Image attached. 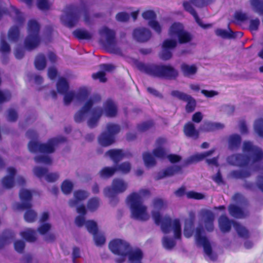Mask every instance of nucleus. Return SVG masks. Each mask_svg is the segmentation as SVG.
Here are the masks:
<instances>
[{
    "label": "nucleus",
    "mask_w": 263,
    "mask_h": 263,
    "mask_svg": "<svg viewBox=\"0 0 263 263\" xmlns=\"http://www.w3.org/2000/svg\"><path fill=\"white\" fill-rule=\"evenodd\" d=\"M109 250L114 254L119 256L116 258V263H123L126 257L128 255L129 263H142L143 253L141 250L137 249L131 251V247L128 243L120 239L111 240L108 245Z\"/></svg>",
    "instance_id": "obj_1"
},
{
    "label": "nucleus",
    "mask_w": 263,
    "mask_h": 263,
    "mask_svg": "<svg viewBox=\"0 0 263 263\" xmlns=\"http://www.w3.org/2000/svg\"><path fill=\"white\" fill-rule=\"evenodd\" d=\"M138 69L146 74L166 80H175L178 76V71L170 64H144L140 63Z\"/></svg>",
    "instance_id": "obj_2"
},
{
    "label": "nucleus",
    "mask_w": 263,
    "mask_h": 263,
    "mask_svg": "<svg viewBox=\"0 0 263 263\" xmlns=\"http://www.w3.org/2000/svg\"><path fill=\"white\" fill-rule=\"evenodd\" d=\"M40 25L35 20H30L27 24V35L24 41V47L32 50L37 47L41 42L40 35Z\"/></svg>",
    "instance_id": "obj_3"
},
{
    "label": "nucleus",
    "mask_w": 263,
    "mask_h": 263,
    "mask_svg": "<svg viewBox=\"0 0 263 263\" xmlns=\"http://www.w3.org/2000/svg\"><path fill=\"white\" fill-rule=\"evenodd\" d=\"M19 196L22 202L16 203V209L17 210L26 209L24 214L25 221L27 222H34L37 218V214L34 211L31 210L32 204L30 203L32 197L31 192L28 190L21 189L19 193Z\"/></svg>",
    "instance_id": "obj_4"
},
{
    "label": "nucleus",
    "mask_w": 263,
    "mask_h": 263,
    "mask_svg": "<svg viewBox=\"0 0 263 263\" xmlns=\"http://www.w3.org/2000/svg\"><path fill=\"white\" fill-rule=\"evenodd\" d=\"M66 141V138L63 137L50 138L46 143L30 141L28 144V148L29 151L32 153L51 154L55 151V146L59 143Z\"/></svg>",
    "instance_id": "obj_5"
},
{
    "label": "nucleus",
    "mask_w": 263,
    "mask_h": 263,
    "mask_svg": "<svg viewBox=\"0 0 263 263\" xmlns=\"http://www.w3.org/2000/svg\"><path fill=\"white\" fill-rule=\"evenodd\" d=\"M130 204V208L133 217L136 219L146 220L148 216L146 214V207L143 205L142 197L136 193H132L127 198Z\"/></svg>",
    "instance_id": "obj_6"
},
{
    "label": "nucleus",
    "mask_w": 263,
    "mask_h": 263,
    "mask_svg": "<svg viewBox=\"0 0 263 263\" xmlns=\"http://www.w3.org/2000/svg\"><path fill=\"white\" fill-rule=\"evenodd\" d=\"M120 131V126L116 124L108 123L106 132H103L98 138V142L103 146H108L115 141V136Z\"/></svg>",
    "instance_id": "obj_7"
},
{
    "label": "nucleus",
    "mask_w": 263,
    "mask_h": 263,
    "mask_svg": "<svg viewBox=\"0 0 263 263\" xmlns=\"http://www.w3.org/2000/svg\"><path fill=\"white\" fill-rule=\"evenodd\" d=\"M127 183L122 179L115 178L112 180L111 186H107L104 190V194L106 197L111 198V202L118 201L116 197L117 194L124 192L127 188Z\"/></svg>",
    "instance_id": "obj_8"
},
{
    "label": "nucleus",
    "mask_w": 263,
    "mask_h": 263,
    "mask_svg": "<svg viewBox=\"0 0 263 263\" xmlns=\"http://www.w3.org/2000/svg\"><path fill=\"white\" fill-rule=\"evenodd\" d=\"M65 15L61 18L64 24L69 28L74 27L78 21L80 9L74 5H69L65 8Z\"/></svg>",
    "instance_id": "obj_9"
},
{
    "label": "nucleus",
    "mask_w": 263,
    "mask_h": 263,
    "mask_svg": "<svg viewBox=\"0 0 263 263\" xmlns=\"http://www.w3.org/2000/svg\"><path fill=\"white\" fill-rule=\"evenodd\" d=\"M171 36L177 37L179 43L186 44L190 42L193 36L192 34L184 30L183 25L180 23H174L172 24L169 30Z\"/></svg>",
    "instance_id": "obj_10"
},
{
    "label": "nucleus",
    "mask_w": 263,
    "mask_h": 263,
    "mask_svg": "<svg viewBox=\"0 0 263 263\" xmlns=\"http://www.w3.org/2000/svg\"><path fill=\"white\" fill-rule=\"evenodd\" d=\"M69 84L64 78H60L57 83V89L58 92L62 95H64V103L65 105L69 104L72 101L76 98V93L72 91H68Z\"/></svg>",
    "instance_id": "obj_11"
},
{
    "label": "nucleus",
    "mask_w": 263,
    "mask_h": 263,
    "mask_svg": "<svg viewBox=\"0 0 263 263\" xmlns=\"http://www.w3.org/2000/svg\"><path fill=\"white\" fill-rule=\"evenodd\" d=\"M203 230L201 228H197L196 229L195 238L197 243L202 246L205 254L212 260H215L216 256L213 254L212 248L207 237L202 236Z\"/></svg>",
    "instance_id": "obj_12"
},
{
    "label": "nucleus",
    "mask_w": 263,
    "mask_h": 263,
    "mask_svg": "<svg viewBox=\"0 0 263 263\" xmlns=\"http://www.w3.org/2000/svg\"><path fill=\"white\" fill-rule=\"evenodd\" d=\"M101 97L99 95H95L93 98L88 99L83 107L75 114L74 121L80 123L84 119L86 115L91 110L93 104L101 101Z\"/></svg>",
    "instance_id": "obj_13"
},
{
    "label": "nucleus",
    "mask_w": 263,
    "mask_h": 263,
    "mask_svg": "<svg viewBox=\"0 0 263 263\" xmlns=\"http://www.w3.org/2000/svg\"><path fill=\"white\" fill-rule=\"evenodd\" d=\"M243 151L250 155L252 158V164L259 162L263 159V152L259 147L254 146L250 141H245L243 143Z\"/></svg>",
    "instance_id": "obj_14"
},
{
    "label": "nucleus",
    "mask_w": 263,
    "mask_h": 263,
    "mask_svg": "<svg viewBox=\"0 0 263 263\" xmlns=\"http://www.w3.org/2000/svg\"><path fill=\"white\" fill-rule=\"evenodd\" d=\"M153 218L157 225L161 224L162 231L164 234H168L172 228V220L168 216L162 218L159 211H153L152 213Z\"/></svg>",
    "instance_id": "obj_15"
},
{
    "label": "nucleus",
    "mask_w": 263,
    "mask_h": 263,
    "mask_svg": "<svg viewBox=\"0 0 263 263\" xmlns=\"http://www.w3.org/2000/svg\"><path fill=\"white\" fill-rule=\"evenodd\" d=\"M171 94L173 97L187 103L185 106V110L187 112L190 113L194 111L196 102L191 96L178 90H173Z\"/></svg>",
    "instance_id": "obj_16"
},
{
    "label": "nucleus",
    "mask_w": 263,
    "mask_h": 263,
    "mask_svg": "<svg viewBox=\"0 0 263 263\" xmlns=\"http://www.w3.org/2000/svg\"><path fill=\"white\" fill-rule=\"evenodd\" d=\"M177 42L175 40L167 39L164 40L162 44L160 58L163 60H168L173 56V50L177 47Z\"/></svg>",
    "instance_id": "obj_17"
},
{
    "label": "nucleus",
    "mask_w": 263,
    "mask_h": 263,
    "mask_svg": "<svg viewBox=\"0 0 263 263\" xmlns=\"http://www.w3.org/2000/svg\"><path fill=\"white\" fill-rule=\"evenodd\" d=\"M228 161L233 165L245 168L249 164L250 157L242 154H233L228 158Z\"/></svg>",
    "instance_id": "obj_18"
},
{
    "label": "nucleus",
    "mask_w": 263,
    "mask_h": 263,
    "mask_svg": "<svg viewBox=\"0 0 263 263\" xmlns=\"http://www.w3.org/2000/svg\"><path fill=\"white\" fill-rule=\"evenodd\" d=\"M101 36H105L107 47L113 49L116 45L115 32L106 26L102 27L99 31Z\"/></svg>",
    "instance_id": "obj_19"
},
{
    "label": "nucleus",
    "mask_w": 263,
    "mask_h": 263,
    "mask_svg": "<svg viewBox=\"0 0 263 263\" xmlns=\"http://www.w3.org/2000/svg\"><path fill=\"white\" fill-rule=\"evenodd\" d=\"M142 17L146 20H148V25L156 32L160 34L161 32V27L155 20L156 14L153 10H146L142 13Z\"/></svg>",
    "instance_id": "obj_20"
},
{
    "label": "nucleus",
    "mask_w": 263,
    "mask_h": 263,
    "mask_svg": "<svg viewBox=\"0 0 263 263\" xmlns=\"http://www.w3.org/2000/svg\"><path fill=\"white\" fill-rule=\"evenodd\" d=\"M133 36L137 42L144 43L151 39L152 33L149 29L145 28H138L134 30Z\"/></svg>",
    "instance_id": "obj_21"
},
{
    "label": "nucleus",
    "mask_w": 263,
    "mask_h": 263,
    "mask_svg": "<svg viewBox=\"0 0 263 263\" xmlns=\"http://www.w3.org/2000/svg\"><path fill=\"white\" fill-rule=\"evenodd\" d=\"M178 173H182V166L172 165L158 173L156 180H160L167 177H171Z\"/></svg>",
    "instance_id": "obj_22"
},
{
    "label": "nucleus",
    "mask_w": 263,
    "mask_h": 263,
    "mask_svg": "<svg viewBox=\"0 0 263 263\" xmlns=\"http://www.w3.org/2000/svg\"><path fill=\"white\" fill-rule=\"evenodd\" d=\"M201 217L203 220L205 229L208 232L214 230V215L209 210H204L201 212Z\"/></svg>",
    "instance_id": "obj_23"
},
{
    "label": "nucleus",
    "mask_w": 263,
    "mask_h": 263,
    "mask_svg": "<svg viewBox=\"0 0 263 263\" xmlns=\"http://www.w3.org/2000/svg\"><path fill=\"white\" fill-rule=\"evenodd\" d=\"M184 9L189 12L194 18L196 22L203 29H206L212 27V24H203L201 20L199 18L197 13L189 2H184L183 3Z\"/></svg>",
    "instance_id": "obj_24"
},
{
    "label": "nucleus",
    "mask_w": 263,
    "mask_h": 263,
    "mask_svg": "<svg viewBox=\"0 0 263 263\" xmlns=\"http://www.w3.org/2000/svg\"><path fill=\"white\" fill-rule=\"evenodd\" d=\"M88 193L83 190H77L73 193L74 199H71L69 201L70 207L77 206L81 202L86 199L88 196Z\"/></svg>",
    "instance_id": "obj_25"
},
{
    "label": "nucleus",
    "mask_w": 263,
    "mask_h": 263,
    "mask_svg": "<svg viewBox=\"0 0 263 263\" xmlns=\"http://www.w3.org/2000/svg\"><path fill=\"white\" fill-rule=\"evenodd\" d=\"M228 211L231 216L237 219L243 218L249 215L248 212H245L241 208L234 204L229 205Z\"/></svg>",
    "instance_id": "obj_26"
},
{
    "label": "nucleus",
    "mask_w": 263,
    "mask_h": 263,
    "mask_svg": "<svg viewBox=\"0 0 263 263\" xmlns=\"http://www.w3.org/2000/svg\"><path fill=\"white\" fill-rule=\"evenodd\" d=\"M103 108L106 115L109 117H114L117 114V107L114 101L108 98L103 104Z\"/></svg>",
    "instance_id": "obj_27"
},
{
    "label": "nucleus",
    "mask_w": 263,
    "mask_h": 263,
    "mask_svg": "<svg viewBox=\"0 0 263 263\" xmlns=\"http://www.w3.org/2000/svg\"><path fill=\"white\" fill-rule=\"evenodd\" d=\"M214 149H211L208 152H205L200 154H196L191 156V157H190L189 158L184 160L183 165L186 166L194 162L201 161L204 158H206V157L211 155L214 153Z\"/></svg>",
    "instance_id": "obj_28"
},
{
    "label": "nucleus",
    "mask_w": 263,
    "mask_h": 263,
    "mask_svg": "<svg viewBox=\"0 0 263 263\" xmlns=\"http://www.w3.org/2000/svg\"><path fill=\"white\" fill-rule=\"evenodd\" d=\"M102 114V109L99 107H96L91 110V117L88 121V125L90 128L95 127Z\"/></svg>",
    "instance_id": "obj_29"
},
{
    "label": "nucleus",
    "mask_w": 263,
    "mask_h": 263,
    "mask_svg": "<svg viewBox=\"0 0 263 263\" xmlns=\"http://www.w3.org/2000/svg\"><path fill=\"white\" fill-rule=\"evenodd\" d=\"M183 132L187 137L194 139H197L199 137V132L196 129L194 124L191 122H188L184 125Z\"/></svg>",
    "instance_id": "obj_30"
},
{
    "label": "nucleus",
    "mask_w": 263,
    "mask_h": 263,
    "mask_svg": "<svg viewBox=\"0 0 263 263\" xmlns=\"http://www.w3.org/2000/svg\"><path fill=\"white\" fill-rule=\"evenodd\" d=\"M234 221L230 220L227 216L221 215L218 220L219 227L223 233L228 232L231 230L232 224Z\"/></svg>",
    "instance_id": "obj_31"
},
{
    "label": "nucleus",
    "mask_w": 263,
    "mask_h": 263,
    "mask_svg": "<svg viewBox=\"0 0 263 263\" xmlns=\"http://www.w3.org/2000/svg\"><path fill=\"white\" fill-rule=\"evenodd\" d=\"M106 154L110 157L116 165L118 164L124 156L122 150L120 149H110L106 153Z\"/></svg>",
    "instance_id": "obj_32"
},
{
    "label": "nucleus",
    "mask_w": 263,
    "mask_h": 263,
    "mask_svg": "<svg viewBox=\"0 0 263 263\" xmlns=\"http://www.w3.org/2000/svg\"><path fill=\"white\" fill-rule=\"evenodd\" d=\"M15 238V234L10 230H5L3 232V235L0 236V249L3 248L5 245Z\"/></svg>",
    "instance_id": "obj_33"
},
{
    "label": "nucleus",
    "mask_w": 263,
    "mask_h": 263,
    "mask_svg": "<svg viewBox=\"0 0 263 263\" xmlns=\"http://www.w3.org/2000/svg\"><path fill=\"white\" fill-rule=\"evenodd\" d=\"M224 127L222 124L220 123H213L210 121L204 122L201 126V129L203 132H213L216 129H222Z\"/></svg>",
    "instance_id": "obj_34"
},
{
    "label": "nucleus",
    "mask_w": 263,
    "mask_h": 263,
    "mask_svg": "<svg viewBox=\"0 0 263 263\" xmlns=\"http://www.w3.org/2000/svg\"><path fill=\"white\" fill-rule=\"evenodd\" d=\"M72 34L79 40H89L92 38V34L84 29H77L73 31Z\"/></svg>",
    "instance_id": "obj_35"
},
{
    "label": "nucleus",
    "mask_w": 263,
    "mask_h": 263,
    "mask_svg": "<svg viewBox=\"0 0 263 263\" xmlns=\"http://www.w3.org/2000/svg\"><path fill=\"white\" fill-rule=\"evenodd\" d=\"M180 69L185 77L194 75L197 71V68L195 65H189L185 63L181 65Z\"/></svg>",
    "instance_id": "obj_36"
},
{
    "label": "nucleus",
    "mask_w": 263,
    "mask_h": 263,
    "mask_svg": "<svg viewBox=\"0 0 263 263\" xmlns=\"http://www.w3.org/2000/svg\"><path fill=\"white\" fill-rule=\"evenodd\" d=\"M241 142V137L238 134L232 135L229 138V147L231 149L238 148L240 146Z\"/></svg>",
    "instance_id": "obj_37"
},
{
    "label": "nucleus",
    "mask_w": 263,
    "mask_h": 263,
    "mask_svg": "<svg viewBox=\"0 0 263 263\" xmlns=\"http://www.w3.org/2000/svg\"><path fill=\"white\" fill-rule=\"evenodd\" d=\"M233 227L239 237L244 238L249 237V233L248 230L239 222H234Z\"/></svg>",
    "instance_id": "obj_38"
},
{
    "label": "nucleus",
    "mask_w": 263,
    "mask_h": 263,
    "mask_svg": "<svg viewBox=\"0 0 263 263\" xmlns=\"http://www.w3.org/2000/svg\"><path fill=\"white\" fill-rule=\"evenodd\" d=\"M34 66L39 70L44 69L46 66V59L43 53L39 54L35 58Z\"/></svg>",
    "instance_id": "obj_39"
},
{
    "label": "nucleus",
    "mask_w": 263,
    "mask_h": 263,
    "mask_svg": "<svg viewBox=\"0 0 263 263\" xmlns=\"http://www.w3.org/2000/svg\"><path fill=\"white\" fill-rule=\"evenodd\" d=\"M20 37V29L17 26L11 27L8 32V37L10 42H17Z\"/></svg>",
    "instance_id": "obj_40"
},
{
    "label": "nucleus",
    "mask_w": 263,
    "mask_h": 263,
    "mask_svg": "<svg viewBox=\"0 0 263 263\" xmlns=\"http://www.w3.org/2000/svg\"><path fill=\"white\" fill-rule=\"evenodd\" d=\"M20 235L23 239L28 242H33L36 240L35 231L31 229L22 231L20 233Z\"/></svg>",
    "instance_id": "obj_41"
},
{
    "label": "nucleus",
    "mask_w": 263,
    "mask_h": 263,
    "mask_svg": "<svg viewBox=\"0 0 263 263\" xmlns=\"http://www.w3.org/2000/svg\"><path fill=\"white\" fill-rule=\"evenodd\" d=\"M251 175L249 170H233L231 172L230 176L235 179H244Z\"/></svg>",
    "instance_id": "obj_42"
},
{
    "label": "nucleus",
    "mask_w": 263,
    "mask_h": 263,
    "mask_svg": "<svg viewBox=\"0 0 263 263\" xmlns=\"http://www.w3.org/2000/svg\"><path fill=\"white\" fill-rule=\"evenodd\" d=\"M117 172L115 166L104 167L99 172L100 176L103 178H108L112 177Z\"/></svg>",
    "instance_id": "obj_43"
},
{
    "label": "nucleus",
    "mask_w": 263,
    "mask_h": 263,
    "mask_svg": "<svg viewBox=\"0 0 263 263\" xmlns=\"http://www.w3.org/2000/svg\"><path fill=\"white\" fill-rule=\"evenodd\" d=\"M11 48L9 44L6 41L4 35H1L0 40V52L3 55L10 53Z\"/></svg>",
    "instance_id": "obj_44"
},
{
    "label": "nucleus",
    "mask_w": 263,
    "mask_h": 263,
    "mask_svg": "<svg viewBox=\"0 0 263 263\" xmlns=\"http://www.w3.org/2000/svg\"><path fill=\"white\" fill-rule=\"evenodd\" d=\"M173 229L175 239H180L181 237V226L180 221L175 219L173 222Z\"/></svg>",
    "instance_id": "obj_45"
},
{
    "label": "nucleus",
    "mask_w": 263,
    "mask_h": 263,
    "mask_svg": "<svg viewBox=\"0 0 263 263\" xmlns=\"http://www.w3.org/2000/svg\"><path fill=\"white\" fill-rule=\"evenodd\" d=\"M251 4L255 12L263 15V0H251Z\"/></svg>",
    "instance_id": "obj_46"
},
{
    "label": "nucleus",
    "mask_w": 263,
    "mask_h": 263,
    "mask_svg": "<svg viewBox=\"0 0 263 263\" xmlns=\"http://www.w3.org/2000/svg\"><path fill=\"white\" fill-rule=\"evenodd\" d=\"M100 205V199L93 197L89 199L87 202V208L91 212L96 211Z\"/></svg>",
    "instance_id": "obj_47"
},
{
    "label": "nucleus",
    "mask_w": 263,
    "mask_h": 263,
    "mask_svg": "<svg viewBox=\"0 0 263 263\" xmlns=\"http://www.w3.org/2000/svg\"><path fill=\"white\" fill-rule=\"evenodd\" d=\"M143 159L145 165L147 167L155 165L156 162L153 156L149 153H144L143 154Z\"/></svg>",
    "instance_id": "obj_48"
},
{
    "label": "nucleus",
    "mask_w": 263,
    "mask_h": 263,
    "mask_svg": "<svg viewBox=\"0 0 263 263\" xmlns=\"http://www.w3.org/2000/svg\"><path fill=\"white\" fill-rule=\"evenodd\" d=\"M254 128L255 132L258 135L263 138V119L260 118L256 120L255 122Z\"/></svg>",
    "instance_id": "obj_49"
},
{
    "label": "nucleus",
    "mask_w": 263,
    "mask_h": 263,
    "mask_svg": "<svg viewBox=\"0 0 263 263\" xmlns=\"http://www.w3.org/2000/svg\"><path fill=\"white\" fill-rule=\"evenodd\" d=\"M115 168L117 171H120L123 174L128 173L131 170V165L128 162H124L119 165H116Z\"/></svg>",
    "instance_id": "obj_50"
},
{
    "label": "nucleus",
    "mask_w": 263,
    "mask_h": 263,
    "mask_svg": "<svg viewBox=\"0 0 263 263\" xmlns=\"http://www.w3.org/2000/svg\"><path fill=\"white\" fill-rule=\"evenodd\" d=\"M88 92L85 88H80L76 93V99L79 102H83L86 100L88 97Z\"/></svg>",
    "instance_id": "obj_51"
},
{
    "label": "nucleus",
    "mask_w": 263,
    "mask_h": 263,
    "mask_svg": "<svg viewBox=\"0 0 263 263\" xmlns=\"http://www.w3.org/2000/svg\"><path fill=\"white\" fill-rule=\"evenodd\" d=\"M85 226L89 233L92 235L98 232L97 223L93 220H88L85 223Z\"/></svg>",
    "instance_id": "obj_52"
},
{
    "label": "nucleus",
    "mask_w": 263,
    "mask_h": 263,
    "mask_svg": "<svg viewBox=\"0 0 263 263\" xmlns=\"http://www.w3.org/2000/svg\"><path fill=\"white\" fill-rule=\"evenodd\" d=\"M216 34L218 36H221L223 38L225 39H231L235 37L234 32L230 30V32H229L225 30L221 29H217L215 31Z\"/></svg>",
    "instance_id": "obj_53"
},
{
    "label": "nucleus",
    "mask_w": 263,
    "mask_h": 263,
    "mask_svg": "<svg viewBox=\"0 0 263 263\" xmlns=\"http://www.w3.org/2000/svg\"><path fill=\"white\" fill-rule=\"evenodd\" d=\"M73 189V184L68 180H65L61 185V190L65 194H70Z\"/></svg>",
    "instance_id": "obj_54"
},
{
    "label": "nucleus",
    "mask_w": 263,
    "mask_h": 263,
    "mask_svg": "<svg viewBox=\"0 0 263 263\" xmlns=\"http://www.w3.org/2000/svg\"><path fill=\"white\" fill-rule=\"evenodd\" d=\"M2 183L4 187L8 189H11L14 185V179L6 176L2 179Z\"/></svg>",
    "instance_id": "obj_55"
},
{
    "label": "nucleus",
    "mask_w": 263,
    "mask_h": 263,
    "mask_svg": "<svg viewBox=\"0 0 263 263\" xmlns=\"http://www.w3.org/2000/svg\"><path fill=\"white\" fill-rule=\"evenodd\" d=\"M48 170L47 168L36 166L33 168V173L35 175L39 178H41L44 176H46Z\"/></svg>",
    "instance_id": "obj_56"
},
{
    "label": "nucleus",
    "mask_w": 263,
    "mask_h": 263,
    "mask_svg": "<svg viewBox=\"0 0 263 263\" xmlns=\"http://www.w3.org/2000/svg\"><path fill=\"white\" fill-rule=\"evenodd\" d=\"M162 244L163 247L166 249H172L176 245L175 241L168 237H164L162 239Z\"/></svg>",
    "instance_id": "obj_57"
},
{
    "label": "nucleus",
    "mask_w": 263,
    "mask_h": 263,
    "mask_svg": "<svg viewBox=\"0 0 263 263\" xmlns=\"http://www.w3.org/2000/svg\"><path fill=\"white\" fill-rule=\"evenodd\" d=\"M153 125L154 122L152 121H148L138 124L137 128L140 132H145L151 128Z\"/></svg>",
    "instance_id": "obj_58"
},
{
    "label": "nucleus",
    "mask_w": 263,
    "mask_h": 263,
    "mask_svg": "<svg viewBox=\"0 0 263 263\" xmlns=\"http://www.w3.org/2000/svg\"><path fill=\"white\" fill-rule=\"evenodd\" d=\"M234 18L237 23L244 22L248 19L247 15L240 11H236L234 13Z\"/></svg>",
    "instance_id": "obj_59"
},
{
    "label": "nucleus",
    "mask_w": 263,
    "mask_h": 263,
    "mask_svg": "<svg viewBox=\"0 0 263 263\" xmlns=\"http://www.w3.org/2000/svg\"><path fill=\"white\" fill-rule=\"evenodd\" d=\"M95 243L98 246H101L105 242V238L103 235L99 234L98 232L93 235Z\"/></svg>",
    "instance_id": "obj_60"
},
{
    "label": "nucleus",
    "mask_w": 263,
    "mask_h": 263,
    "mask_svg": "<svg viewBox=\"0 0 263 263\" xmlns=\"http://www.w3.org/2000/svg\"><path fill=\"white\" fill-rule=\"evenodd\" d=\"M153 154L155 157L163 159L166 157V153L165 150L162 147H158L153 151Z\"/></svg>",
    "instance_id": "obj_61"
},
{
    "label": "nucleus",
    "mask_w": 263,
    "mask_h": 263,
    "mask_svg": "<svg viewBox=\"0 0 263 263\" xmlns=\"http://www.w3.org/2000/svg\"><path fill=\"white\" fill-rule=\"evenodd\" d=\"M14 247L15 250L16 252L20 253H22L24 251L25 247V243L24 241L22 240H16L14 242Z\"/></svg>",
    "instance_id": "obj_62"
},
{
    "label": "nucleus",
    "mask_w": 263,
    "mask_h": 263,
    "mask_svg": "<svg viewBox=\"0 0 263 263\" xmlns=\"http://www.w3.org/2000/svg\"><path fill=\"white\" fill-rule=\"evenodd\" d=\"M34 159L37 163L50 164L52 162L51 159L48 156H37L34 157Z\"/></svg>",
    "instance_id": "obj_63"
},
{
    "label": "nucleus",
    "mask_w": 263,
    "mask_h": 263,
    "mask_svg": "<svg viewBox=\"0 0 263 263\" xmlns=\"http://www.w3.org/2000/svg\"><path fill=\"white\" fill-rule=\"evenodd\" d=\"M186 195L189 199H194L200 200L204 198V196L200 193L194 191H189L186 193Z\"/></svg>",
    "instance_id": "obj_64"
}]
</instances>
